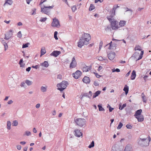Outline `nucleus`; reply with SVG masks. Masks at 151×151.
I'll list each match as a JSON object with an SVG mask.
<instances>
[{
	"instance_id": "6ab92c4d",
	"label": "nucleus",
	"mask_w": 151,
	"mask_h": 151,
	"mask_svg": "<svg viewBox=\"0 0 151 151\" xmlns=\"http://www.w3.org/2000/svg\"><path fill=\"white\" fill-rule=\"evenodd\" d=\"M136 72L134 70H133L131 74L130 77L131 79L132 80H133L135 79L136 76Z\"/></svg>"
},
{
	"instance_id": "69168bd1",
	"label": "nucleus",
	"mask_w": 151,
	"mask_h": 151,
	"mask_svg": "<svg viewBox=\"0 0 151 151\" xmlns=\"http://www.w3.org/2000/svg\"><path fill=\"white\" fill-rule=\"evenodd\" d=\"M114 108H113L111 107L110 106H109V110L110 112H111L112 111V110H113Z\"/></svg>"
},
{
	"instance_id": "49530a36",
	"label": "nucleus",
	"mask_w": 151,
	"mask_h": 151,
	"mask_svg": "<svg viewBox=\"0 0 151 151\" xmlns=\"http://www.w3.org/2000/svg\"><path fill=\"white\" fill-rule=\"evenodd\" d=\"M47 19V18L46 17L41 18L40 21L41 22H44Z\"/></svg>"
},
{
	"instance_id": "4c0bfd02",
	"label": "nucleus",
	"mask_w": 151,
	"mask_h": 151,
	"mask_svg": "<svg viewBox=\"0 0 151 151\" xmlns=\"http://www.w3.org/2000/svg\"><path fill=\"white\" fill-rule=\"evenodd\" d=\"M18 124V122L17 120H14L13 121L12 124V125L14 126H16Z\"/></svg>"
},
{
	"instance_id": "c756f323",
	"label": "nucleus",
	"mask_w": 151,
	"mask_h": 151,
	"mask_svg": "<svg viewBox=\"0 0 151 151\" xmlns=\"http://www.w3.org/2000/svg\"><path fill=\"white\" fill-rule=\"evenodd\" d=\"M11 122L9 121H8L7 123V128L9 130L11 129Z\"/></svg>"
},
{
	"instance_id": "c9c22d12",
	"label": "nucleus",
	"mask_w": 151,
	"mask_h": 151,
	"mask_svg": "<svg viewBox=\"0 0 151 151\" xmlns=\"http://www.w3.org/2000/svg\"><path fill=\"white\" fill-rule=\"evenodd\" d=\"M143 54H144V51H141L140 54L139 55V56L138 58L137 59V60H139L141 59L142 58V56H143Z\"/></svg>"
},
{
	"instance_id": "5fc2aeb1",
	"label": "nucleus",
	"mask_w": 151,
	"mask_h": 151,
	"mask_svg": "<svg viewBox=\"0 0 151 151\" xmlns=\"http://www.w3.org/2000/svg\"><path fill=\"white\" fill-rule=\"evenodd\" d=\"M126 127L127 128L129 129H131L132 127V126L130 125L129 124H127L126 126Z\"/></svg>"
},
{
	"instance_id": "6e6d98bb",
	"label": "nucleus",
	"mask_w": 151,
	"mask_h": 151,
	"mask_svg": "<svg viewBox=\"0 0 151 151\" xmlns=\"http://www.w3.org/2000/svg\"><path fill=\"white\" fill-rule=\"evenodd\" d=\"M103 0H95V3H97L98 1H99L100 2H102L103 1Z\"/></svg>"
},
{
	"instance_id": "338daca9",
	"label": "nucleus",
	"mask_w": 151,
	"mask_h": 151,
	"mask_svg": "<svg viewBox=\"0 0 151 151\" xmlns=\"http://www.w3.org/2000/svg\"><path fill=\"white\" fill-rule=\"evenodd\" d=\"M36 10V9L35 8L33 9L32 10V11H33V13H32V15L35 14Z\"/></svg>"
},
{
	"instance_id": "39448f33",
	"label": "nucleus",
	"mask_w": 151,
	"mask_h": 151,
	"mask_svg": "<svg viewBox=\"0 0 151 151\" xmlns=\"http://www.w3.org/2000/svg\"><path fill=\"white\" fill-rule=\"evenodd\" d=\"M78 46L80 48H81L84 45H87L88 44V42L86 41V40L82 36L78 42Z\"/></svg>"
},
{
	"instance_id": "2f4dec72",
	"label": "nucleus",
	"mask_w": 151,
	"mask_h": 151,
	"mask_svg": "<svg viewBox=\"0 0 151 151\" xmlns=\"http://www.w3.org/2000/svg\"><path fill=\"white\" fill-rule=\"evenodd\" d=\"M81 95L82 96H85L89 98H91L88 93H82L81 94Z\"/></svg>"
},
{
	"instance_id": "f257e3e1",
	"label": "nucleus",
	"mask_w": 151,
	"mask_h": 151,
	"mask_svg": "<svg viewBox=\"0 0 151 151\" xmlns=\"http://www.w3.org/2000/svg\"><path fill=\"white\" fill-rule=\"evenodd\" d=\"M151 141V138L150 136L146 138H139L137 140V143L139 146L142 147L147 146L149 144Z\"/></svg>"
},
{
	"instance_id": "052dcab7",
	"label": "nucleus",
	"mask_w": 151,
	"mask_h": 151,
	"mask_svg": "<svg viewBox=\"0 0 151 151\" xmlns=\"http://www.w3.org/2000/svg\"><path fill=\"white\" fill-rule=\"evenodd\" d=\"M131 72V70H130L129 71L126 75H125V76L126 77H127L129 75V74H130V72Z\"/></svg>"
},
{
	"instance_id": "72a5a7b5",
	"label": "nucleus",
	"mask_w": 151,
	"mask_h": 151,
	"mask_svg": "<svg viewBox=\"0 0 151 151\" xmlns=\"http://www.w3.org/2000/svg\"><path fill=\"white\" fill-rule=\"evenodd\" d=\"M95 8V6L93 5V4H91L89 8V11H91L93 10V9H94Z\"/></svg>"
},
{
	"instance_id": "09e8293b",
	"label": "nucleus",
	"mask_w": 151,
	"mask_h": 151,
	"mask_svg": "<svg viewBox=\"0 0 151 151\" xmlns=\"http://www.w3.org/2000/svg\"><path fill=\"white\" fill-rule=\"evenodd\" d=\"M112 41H111L109 43V47H108V49L109 50H111L112 49Z\"/></svg>"
},
{
	"instance_id": "de8ad7c7",
	"label": "nucleus",
	"mask_w": 151,
	"mask_h": 151,
	"mask_svg": "<svg viewBox=\"0 0 151 151\" xmlns=\"http://www.w3.org/2000/svg\"><path fill=\"white\" fill-rule=\"evenodd\" d=\"M97 58L99 60L101 61H102L104 59L103 57L101 56H98L97 57Z\"/></svg>"
},
{
	"instance_id": "37998d69",
	"label": "nucleus",
	"mask_w": 151,
	"mask_h": 151,
	"mask_svg": "<svg viewBox=\"0 0 151 151\" xmlns=\"http://www.w3.org/2000/svg\"><path fill=\"white\" fill-rule=\"evenodd\" d=\"M119 6H118V5H114L113 7L112 8V9L115 11L116 9L118 8L119 7Z\"/></svg>"
},
{
	"instance_id": "bf43d9fd",
	"label": "nucleus",
	"mask_w": 151,
	"mask_h": 151,
	"mask_svg": "<svg viewBox=\"0 0 151 151\" xmlns=\"http://www.w3.org/2000/svg\"><path fill=\"white\" fill-rule=\"evenodd\" d=\"M17 149L19 150H20L21 149V146L20 145H18L17 146Z\"/></svg>"
},
{
	"instance_id": "412c9836",
	"label": "nucleus",
	"mask_w": 151,
	"mask_h": 151,
	"mask_svg": "<svg viewBox=\"0 0 151 151\" xmlns=\"http://www.w3.org/2000/svg\"><path fill=\"white\" fill-rule=\"evenodd\" d=\"M13 3V1L12 0H5V2L4 5V6L6 4H8L9 5H11Z\"/></svg>"
},
{
	"instance_id": "a18cd8bd",
	"label": "nucleus",
	"mask_w": 151,
	"mask_h": 151,
	"mask_svg": "<svg viewBox=\"0 0 151 151\" xmlns=\"http://www.w3.org/2000/svg\"><path fill=\"white\" fill-rule=\"evenodd\" d=\"M72 9L73 12H74L76 9V6H73L72 7Z\"/></svg>"
},
{
	"instance_id": "8fccbe9b",
	"label": "nucleus",
	"mask_w": 151,
	"mask_h": 151,
	"mask_svg": "<svg viewBox=\"0 0 151 151\" xmlns=\"http://www.w3.org/2000/svg\"><path fill=\"white\" fill-rule=\"evenodd\" d=\"M112 71L113 72H119L120 71V70L118 68H116L115 70L112 69Z\"/></svg>"
},
{
	"instance_id": "cd10ccee",
	"label": "nucleus",
	"mask_w": 151,
	"mask_h": 151,
	"mask_svg": "<svg viewBox=\"0 0 151 151\" xmlns=\"http://www.w3.org/2000/svg\"><path fill=\"white\" fill-rule=\"evenodd\" d=\"M101 91H96L93 94V98H96V97L98 96V95L101 93Z\"/></svg>"
},
{
	"instance_id": "6e6552de",
	"label": "nucleus",
	"mask_w": 151,
	"mask_h": 151,
	"mask_svg": "<svg viewBox=\"0 0 151 151\" xmlns=\"http://www.w3.org/2000/svg\"><path fill=\"white\" fill-rule=\"evenodd\" d=\"M115 11L112 9L109 12L110 15L107 16L106 18L110 22H111V21L112 20V18L115 16Z\"/></svg>"
},
{
	"instance_id": "bb28decb",
	"label": "nucleus",
	"mask_w": 151,
	"mask_h": 151,
	"mask_svg": "<svg viewBox=\"0 0 151 151\" xmlns=\"http://www.w3.org/2000/svg\"><path fill=\"white\" fill-rule=\"evenodd\" d=\"M47 86H42L40 88V90L42 92H45L47 90Z\"/></svg>"
},
{
	"instance_id": "f03ea898",
	"label": "nucleus",
	"mask_w": 151,
	"mask_h": 151,
	"mask_svg": "<svg viewBox=\"0 0 151 151\" xmlns=\"http://www.w3.org/2000/svg\"><path fill=\"white\" fill-rule=\"evenodd\" d=\"M68 83L67 81H63L61 83L57 84V86L58 87V89L60 91L64 90L67 87Z\"/></svg>"
},
{
	"instance_id": "a211bd4d",
	"label": "nucleus",
	"mask_w": 151,
	"mask_h": 151,
	"mask_svg": "<svg viewBox=\"0 0 151 151\" xmlns=\"http://www.w3.org/2000/svg\"><path fill=\"white\" fill-rule=\"evenodd\" d=\"M91 67L90 66H85L83 68V72H87L90 70Z\"/></svg>"
},
{
	"instance_id": "20e7f679",
	"label": "nucleus",
	"mask_w": 151,
	"mask_h": 151,
	"mask_svg": "<svg viewBox=\"0 0 151 151\" xmlns=\"http://www.w3.org/2000/svg\"><path fill=\"white\" fill-rule=\"evenodd\" d=\"M54 6L53 5L48 6H44L43 8H41V12L45 14L48 15L50 11V9H52Z\"/></svg>"
},
{
	"instance_id": "58836bf2",
	"label": "nucleus",
	"mask_w": 151,
	"mask_h": 151,
	"mask_svg": "<svg viewBox=\"0 0 151 151\" xmlns=\"http://www.w3.org/2000/svg\"><path fill=\"white\" fill-rule=\"evenodd\" d=\"M94 143L93 141L91 144L89 145L88 146V148H90L91 147H92L94 146Z\"/></svg>"
},
{
	"instance_id": "c85d7f7f",
	"label": "nucleus",
	"mask_w": 151,
	"mask_h": 151,
	"mask_svg": "<svg viewBox=\"0 0 151 151\" xmlns=\"http://www.w3.org/2000/svg\"><path fill=\"white\" fill-rule=\"evenodd\" d=\"M126 106V103L124 104L122 106V104L120 103L119 104V109L122 110Z\"/></svg>"
},
{
	"instance_id": "79ce46f5",
	"label": "nucleus",
	"mask_w": 151,
	"mask_h": 151,
	"mask_svg": "<svg viewBox=\"0 0 151 151\" xmlns=\"http://www.w3.org/2000/svg\"><path fill=\"white\" fill-rule=\"evenodd\" d=\"M29 44V43H27L25 44H23L22 45V48H25L27 47H28V45Z\"/></svg>"
},
{
	"instance_id": "9d476101",
	"label": "nucleus",
	"mask_w": 151,
	"mask_h": 151,
	"mask_svg": "<svg viewBox=\"0 0 151 151\" xmlns=\"http://www.w3.org/2000/svg\"><path fill=\"white\" fill-rule=\"evenodd\" d=\"M81 75V73L79 70H77L75 73H73L72 74V75L73 77L76 79H78L80 77Z\"/></svg>"
},
{
	"instance_id": "4468645a",
	"label": "nucleus",
	"mask_w": 151,
	"mask_h": 151,
	"mask_svg": "<svg viewBox=\"0 0 151 151\" xmlns=\"http://www.w3.org/2000/svg\"><path fill=\"white\" fill-rule=\"evenodd\" d=\"M60 52L58 51H54L50 54V55L56 57L60 54Z\"/></svg>"
},
{
	"instance_id": "a878e982",
	"label": "nucleus",
	"mask_w": 151,
	"mask_h": 151,
	"mask_svg": "<svg viewBox=\"0 0 151 151\" xmlns=\"http://www.w3.org/2000/svg\"><path fill=\"white\" fill-rule=\"evenodd\" d=\"M123 90L125 92V94L126 95H127L129 91V87L127 85H126L123 89Z\"/></svg>"
},
{
	"instance_id": "e433bc0d",
	"label": "nucleus",
	"mask_w": 151,
	"mask_h": 151,
	"mask_svg": "<svg viewBox=\"0 0 151 151\" xmlns=\"http://www.w3.org/2000/svg\"><path fill=\"white\" fill-rule=\"evenodd\" d=\"M99 109V111H104V109L102 107L101 105H98V106Z\"/></svg>"
},
{
	"instance_id": "f3484780",
	"label": "nucleus",
	"mask_w": 151,
	"mask_h": 151,
	"mask_svg": "<svg viewBox=\"0 0 151 151\" xmlns=\"http://www.w3.org/2000/svg\"><path fill=\"white\" fill-rule=\"evenodd\" d=\"M135 118H136L138 122H142L144 120V118L143 115H140L137 116H136Z\"/></svg>"
},
{
	"instance_id": "5701e85b",
	"label": "nucleus",
	"mask_w": 151,
	"mask_h": 151,
	"mask_svg": "<svg viewBox=\"0 0 151 151\" xmlns=\"http://www.w3.org/2000/svg\"><path fill=\"white\" fill-rule=\"evenodd\" d=\"M40 65L46 68L49 65L48 62L47 61H45L43 63H41Z\"/></svg>"
},
{
	"instance_id": "c03bdc74",
	"label": "nucleus",
	"mask_w": 151,
	"mask_h": 151,
	"mask_svg": "<svg viewBox=\"0 0 151 151\" xmlns=\"http://www.w3.org/2000/svg\"><path fill=\"white\" fill-rule=\"evenodd\" d=\"M17 37L19 38H21L22 36V34L21 31H19L17 34Z\"/></svg>"
},
{
	"instance_id": "473e14b6",
	"label": "nucleus",
	"mask_w": 151,
	"mask_h": 151,
	"mask_svg": "<svg viewBox=\"0 0 151 151\" xmlns=\"http://www.w3.org/2000/svg\"><path fill=\"white\" fill-rule=\"evenodd\" d=\"M25 82L28 86H30L32 83V82L31 81L28 80H26Z\"/></svg>"
},
{
	"instance_id": "f8f14e48",
	"label": "nucleus",
	"mask_w": 151,
	"mask_h": 151,
	"mask_svg": "<svg viewBox=\"0 0 151 151\" xmlns=\"http://www.w3.org/2000/svg\"><path fill=\"white\" fill-rule=\"evenodd\" d=\"M115 55L114 52H112L108 54L109 59L110 60H112L115 57Z\"/></svg>"
},
{
	"instance_id": "7ed1b4c3",
	"label": "nucleus",
	"mask_w": 151,
	"mask_h": 151,
	"mask_svg": "<svg viewBox=\"0 0 151 151\" xmlns=\"http://www.w3.org/2000/svg\"><path fill=\"white\" fill-rule=\"evenodd\" d=\"M74 122L77 125L80 127L85 126L86 124V120L83 118H77L74 119Z\"/></svg>"
},
{
	"instance_id": "dca6fc26",
	"label": "nucleus",
	"mask_w": 151,
	"mask_h": 151,
	"mask_svg": "<svg viewBox=\"0 0 151 151\" xmlns=\"http://www.w3.org/2000/svg\"><path fill=\"white\" fill-rule=\"evenodd\" d=\"M12 35L10 33H8L7 34H5L4 39L8 40L12 36Z\"/></svg>"
},
{
	"instance_id": "423d86ee",
	"label": "nucleus",
	"mask_w": 151,
	"mask_h": 151,
	"mask_svg": "<svg viewBox=\"0 0 151 151\" xmlns=\"http://www.w3.org/2000/svg\"><path fill=\"white\" fill-rule=\"evenodd\" d=\"M52 20L51 24L52 27L59 28L60 26L59 21L58 19L54 18L52 19Z\"/></svg>"
},
{
	"instance_id": "9b49d317",
	"label": "nucleus",
	"mask_w": 151,
	"mask_h": 151,
	"mask_svg": "<svg viewBox=\"0 0 151 151\" xmlns=\"http://www.w3.org/2000/svg\"><path fill=\"white\" fill-rule=\"evenodd\" d=\"M82 36L86 41L88 42L91 40V37L90 35L88 33H84L82 35Z\"/></svg>"
},
{
	"instance_id": "0e129e2a",
	"label": "nucleus",
	"mask_w": 151,
	"mask_h": 151,
	"mask_svg": "<svg viewBox=\"0 0 151 151\" xmlns=\"http://www.w3.org/2000/svg\"><path fill=\"white\" fill-rule=\"evenodd\" d=\"M13 102V101L12 100H9V101L7 103L9 104H12Z\"/></svg>"
},
{
	"instance_id": "2eb2a0df",
	"label": "nucleus",
	"mask_w": 151,
	"mask_h": 151,
	"mask_svg": "<svg viewBox=\"0 0 151 151\" xmlns=\"http://www.w3.org/2000/svg\"><path fill=\"white\" fill-rule=\"evenodd\" d=\"M83 81L86 83H89L90 80L89 77L87 76H85L83 79Z\"/></svg>"
},
{
	"instance_id": "1a4fd4ad",
	"label": "nucleus",
	"mask_w": 151,
	"mask_h": 151,
	"mask_svg": "<svg viewBox=\"0 0 151 151\" xmlns=\"http://www.w3.org/2000/svg\"><path fill=\"white\" fill-rule=\"evenodd\" d=\"M77 65V64L76 60L75 57H73L72 58V61L70 64L69 68L70 69L75 68L76 67Z\"/></svg>"
},
{
	"instance_id": "774afa93",
	"label": "nucleus",
	"mask_w": 151,
	"mask_h": 151,
	"mask_svg": "<svg viewBox=\"0 0 151 151\" xmlns=\"http://www.w3.org/2000/svg\"><path fill=\"white\" fill-rule=\"evenodd\" d=\"M24 84L25 83L24 82H22L21 83L20 86H21V87H23L24 86Z\"/></svg>"
},
{
	"instance_id": "a19ab883",
	"label": "nucleus",
	"mask_w": 151,
	"mask_h": 151,
	"mask_svg": "<svg viewBox=\"0 0 151 151\" xmlns=\"http://www.w3.org/2000/svg\"><path fill=\"white\" fill-rule=\"evenodd\" d=\"M123 126V124H122L120 122L119 123V124L118 127H117V129H120L121 127H122V126Z\"/></svg>"
},
{
	"instance_id": "e2e57ef3",
	"label": "nucleus",
	"mask_w": 151,
	"mask_h": 151,
	"mask_svg": "<svg viewBox=\"0 0 151 151\" xmlns=\"http://www.w3.org/2000/svg\"><path fill=\"white\" fill-rule=\"evenodd\" d=\"M20 65V67H21L23 68L24 67V64L23 63H19Z\"/></svg>"
},
{
	"instance_id": "b1692460",
	"label": "nucleus",
	"mask_w": 151,
	"mask_h": 151,
	"mask_svg": "<svg viewBox=\"0 0 151 151\" xmlns=\"http://www.w3.org/2000/svg\"><path fill=\"white\" fill-rule=\"evenodd\" d=\"M40 52V56H42L45 54L46 52V51L45 48L44 47H42L41 49Z\"/></svg>"
},
{
	"instance_id": "f704fd0d",
	"label": "nucleus",
	"mask_w": 151,
	"mask_h": 151,
	"mask_svg": "<svg viewBox=\"0 0 151 151\" xmlns=\"http://www.w3.org/2000/svg\"><path fill=\"white\" fill-rule=\"evenodd\" d=\"M141 47L139 45H136L135 48H134V50H140L142 51V49H141Z\"/></svg>"
},
{
	"instance_id": "393cba45",
	"label": "nucleus",
	"mask_w": 151,
	"mask_h": 151,
	"mask_svg": "<svg viewBox=\"0 0 151 151\" xmlns=\"http://www.w3.org/2000/svg\"><path fill=\"white\" fill-rule=\"evenodd\" d=\"M142 98V101L143 102L146 103V102L147 99L146 97L145 96L144 93H142L141 94Z\"/></svg>"
},
{
	"instance_id": "aec40b11",
	"label": "nucleus",
	"mask_w": 151,
	"mask_h": 151,
	"mask_svg": "<svg viewBox=\"0 0 151 151\" xmlns=\"http://www.w3.org/2000/svg\"><path fill=\"white\" fill-rule=\"evenodd\" d=\"M132 149L131 146L130 145H127L125 148L124 151H132Z\"/></svg>"
},
{
	"instance_id": "864d4df0",
	"label": "nucleus",
	"mask_w": 151,
	"mask_h": 151,
	"mask_svg": "<svg viewBox=\"0 0 151 151\" xmlns=\"http://www.w3.org/2000/svg\"><path fill=\"white\" fill-rule=\"evenodd\" d=\"M62 78V76L61 75L59 74L57 76V78L60 79H61Z\"/></svg>"
},
{
	"instance_id": "3c124183",
	"label": "nucleus",
	"mask_w": 151,
	"mask_h": 151,
	"mask_svg": "<svg viewBox=\"0 0 151 151\" xmlns=\"http://www.w3.org/2000/svg\"><path fill=\"white\" fill-rule=\"evenodd\" d=\"M103 43V42L102 41H101L100 42L99 47V50H100L101 49V47H102V46Z\"/></svg>"
},
{
	"instance_id": "680f3d73",
	"label": "nucleus",
	"mask_w": 151,
	"mask_h": 151,
	"mask_svg": "<svg viewBox=\"0 0 151 151\" xmlns=\"http://www.w3.org/2000/svg\"><path fill=\"white\" fill-rule=\"evenodd\" d=\"M102 68H103V67L102 66H99V67L98 68V70L99 71H100L102 69Z\"/></svg>"
},
{
	"instance_id": "603ef678",
	"label": "nucleus",
	"mask_w": 151,
	"mask_h": 151,
	"mask_svg": "<svg viewBox=\"0 0 151 151\" xmlns=\"http://www.w3.org/2000/svg\"><path fill=\"white\" fill-rule=\"evenodd\" d=\"M32 68H35L37 69L38 68H39V65H36L35 66L33 65L32 66Z\"/></svg>"
},
{
	"instance_id": "13d9d810",
	"label": "nucleus",
	"mask_w": 151,
	"mask_h": 151,
	"mask_svg": "<svg viewBox=\"0 0 151 151\" xmlns=\"http://www.w3.org/2000/svg\"><path fill=\"white\" fill-rule=\"evenodd\" d=\"M94 84L96 86H98L99 85L98 83L96 81H94Z\"/></svg>"
},
{
	"instance_id": "ddd939ff",
	"label": "nucleus",
	"mask_w": 151,
	"mask_h": 151,
	"mask_svg": "<svg viewBox=\"0 0 151 151\" xmlns=\"http://www.w3.org/2000/svg\"><path fill=\"white\" fill-rule=\"evenodd\" d=\"M74 132L75 135L77 137H79L82 135V134L80 132V130H79L78 129L74 131Z\"/></svg>"
},
{
	"instance_id": "0eeeda50",
	"label": "nucleus",
	"mask_w": 151,
	"mask_h": 151,
	"mask_svg": "<svg viewBox=\"0 0 151 151\" xmlns=\"http://www.w3.org/2000/svg\"><path fill=\"white\" fill-rule=\"evenodd\" d=\"M117 21L113 20L110 22L111 23V27L112 29L116 30L117 29L120 27H119L116 24Z\"/></svg>"
},
{
	"instance_id": "ea45409f",
	"label": "nucleus",
	"mask_w": 151,
	"mask_h": 151,
	"mask_svg": "<svg viewBox=\"0 0 151 151\" xmlns=\"http://www.w3.org/2000/svg\"><path fill=\"white\" fill-rule=\"evenodd\" d=\"M31 132L28 131H26L24 133V135H26L27 136H29L31 135Z\"/></svg>"
},
{
	"instance_id": "4be33fe9",
	"label": "nucleus",
	"mask_w": 151,
	"mask_h": 151,
	"mask_svg": "<svg viewBox=\"0 0 151 151\" xmlns=\"http://www.w3.org/2000/svg\"><path fill=\"white\" fill-rule=\"evenodd\" d=\"M142 112V110L140 109L137 110L136 111V113L134 116H138L141 115V114Z\"/></svg>"
},
{
	"instance_id": "4d7b16f0",
	"label": "nucleus",
	"mask_w": 151,
	"mask_h": 151,
	"mask_svg": "<svg viewBox=\"0 0 151 151\" xmlns=\"http://www.w3.org/2000/svg\"><path fill=\"white\" fill-rule=\"evenodd\" d=\"M4 45V50L5 51H6L7 49L8 48V47L7 45V44H6V45Z\"/></svg>"
},
{
	"instance_id": "7c9ffc66",
	"label": "nucleus",
	"mask_w": 151,
	"mask_h": 151,
	"mask_svg": "<svg viewBox=\"0 0 151 151\" xmlns=\"http://www.w3.org/2000/svg\"><path fill=\"white\" fill-rule=\"evenodd\" d=\"M126 23V22L125 21H120L119 23V25L120 27H123L125 25Z\"/></svg>"
}]
</instances>
